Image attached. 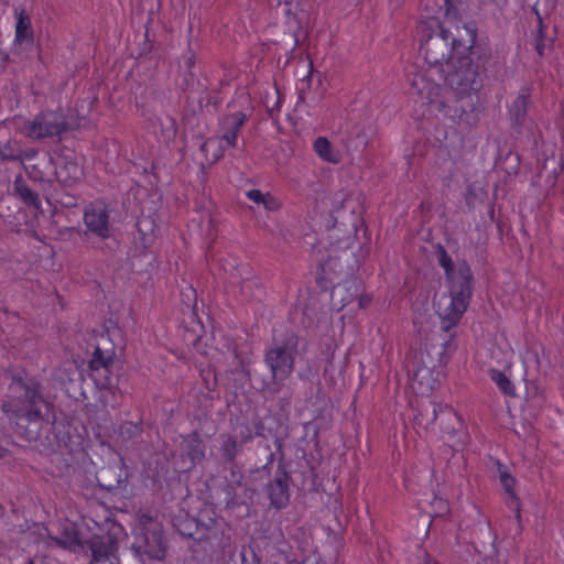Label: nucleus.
I'll return each instance as SVG.
<instances>
[{
	"label": "nucleus",
	"instance_id": "7",
	"mask_svg": "<svg viewBox=\"0 0 564 564\" xmlns=\"http://www.w3.org/2000/svg\"><path fill=\"white\" fill-rule=\"evenodd\" d=\"M295 343L289 339L284 346H276L267 352V364L276 380L289 377L293 370V348Z\"/></svg>",
	"mask_w": 564,
	"mask_h": 564
},
{
	"label": "nucleus",
	"instance_id": "10",
	"mask_svg": "<svg viewBox=\"0 0 564 564\" xmlns=\"http://www.w3.org/2000/svg\"><path fill=\"white\" fill-rule=\"evenodd\" d=\"M84 220L87 228L95 235L106 238L109 235V215L102 203H95L87 207Z\"/></svg>",
	"mask_w": 564,
	"mask_h": 564
},
{
	"label": "nucleus",
	"instance_id": "17",
	"mask_svg": "<svg viewBox=\"0 0 564 564\" xmlns=\"http://www.w3.org/2000/svg\"><path fill=\"white\" fill-rule=\"evenodd\" d=\"M499 480L509 497V506L516 512V517H520L519 501L514 490L516 479L510 475L507 468L499 466Z\"/></svg>",
	"mask_w": 564,
	"mask_h": 564
},
{
	"label": "nucleus",
	"instance_id": "13",
	"mask_svg": "<svg viewBox=\"0 0 564 564\" xmlns=\"http://www.w3.org/2000/svg\"><path fill=\"white\" fill-rule=\"evenodd\" d=\"M362 290V284L356 279L346 280L343 283L337 284L332 293L334 304L340 303V308L348 305H354L356 296Z\"/></svg>",
	"mask_w": 564,
	"mask_h": 564
},
{
	"label": "nucleus",
	"instance_id": "9",
	"mask_svg": "<svg viewBox=\"0 0 564 564\" xmlns=\"http://www.w3.org/2000/svg\"><path fill=\"white\" fill-rule=\"evenodd\" d=\"M69 547L76 550L89 549L91 551L93 558L97 562L105 561L112 556L118 549V540L113 534L107 532L101 534H94L89 540L82 542L77 536L70 542Z\"/></svg>",
	"mask_w": 564,
	"mask_h": 564
},
{
	"label": "nucleus",
	"instance_id": "31",
	"mask_svg": "<svg viewBox=\"0 0 564 564\" xmlns=\"http://www.w3.org/2000/svg\"><path fill=\"white\" fill-rule=\"evenodd\" d=\"M433 503L438 506L440 511H446L447 510V503L442 500L441 498H434Z\"/></svg>",
	"mask_w": 564,
	"mask_h": 564
},
{
	"label": "nucleus",
	"instance_id": "27",
	"mask_svg": "<svg viewBox=\"0 0 564 564\" xmlns=\"http://www.w3.org/2000/svg\"><path fill=\"white\" fill-rule=\"evenodd\" d=\"M20 196L22 199L28 203L29 205H32L34 207L40 206V200L37 195H35L31 189L28 187H19L18 188Z\"/></svg>",
	"mask_w": 564,
	"mask_h": 564
},
{
	"label": "nucleus",
	"instance_id": "15",
	"mask_svg": "<svg viewBox=\"0 0 564 564\" xmlns=\"http://www.w3.org/2000/svg\"><path fill=\"white\" fill-rule=\"evenodd\" d=\"M269 496L271 505L275 508L284 507L289 501L288 477L285 475L276 477L269 486Z\"/></svg>",
	"mask_w": 564,
	"mask_h": 564
},
{
	"label": "nucleus",
	"instance_id": "32",
	"mask_svg": "<svg viewBox=\"0 0 564 564\" xmlns=\"http://www.w3.org/2000/svg\"><path fill=\"white\" fill-rule=\"evenodd\" d=\"M404 481H405V486H406L409 489H414V488H413V479L411 478V476H410V475H406V476H405Z\"/></svg>",
	"mask_w": 564,
	"mask_h": 564
},
{
	"label": "nucleus",
	"instance_id": "20",
	"mask_svg": "<svg viewBox=\"0 0 564 564\" xmlns=\"http://www.w3.org/2000/svg\"><path fill=\"white\" fill-rule=\"evenodd\" d=\"M35 155V152L23 153L17 145L15 142H0V159L2 160H15L21 161L30 160Z\"/></svg>",
	"mask_w": 564,
	"mask_h": 564
},
{
	"label": "nucleus",
	"instance_id": "12",
	"mask_svg": "<svg viewBox=\"0 0 564 564\" xmlns=\"http://www.w3.org/2000/svg\"><path fill=\"white\" fill-rule=\"evenodd\" d=\"M111 364V357L109 354H105L100 348H96L93 358L89 362L91 377L96 384L102 389L110 386L109 377V365Z\"/></svg>",
	"mask_w": 564,
	"mask_h": 564
},
{
	"label": "nucleus",
	"instance_id": "11",
	"mask_svg": "<svg viewBox=\"0 0 564 564\" xmlns=\"http://www.w3.org/2000/svg\"><path fill=\"white\" fill-rule=\"evenodd\" d=\"M133 546L137 553L151 558L162 560L164 557L163 534L159 530L148 532L144 536H138Z\"/></svg>",
	"mask_w": 564,
	"mask_h": 564
},
{
	"label": "nucleus",
	"instance_id": "4",
	"mask_svg": "<svg viewBox=\"0 0 564 564\" xmlns=\"http://www.w3.org/2000/svg\"><path fill=\"white\" fill-rule=\"evenodd\" d=\"M79 115H70L68 118H63L58 112H43L37 116L31 123L22 128V132L32 139H40L61 134L62 132L79 127Z\"/></svg>",
	"mask_w": 564,
	"mask_h": 564
},
{
	"label": "nucleus",
	"instance_id": "25",
	"mask_svg": "<svg viewBox=\"0 0 564 564\" xmlns=\"http://www.w3.org/2000/svg\"><path fill=\"white\" fill-rule=\"evenodd\" d=\"M139 232L144 242H149L154 234V223L149 218H141L138 221Z\"/></svg>",
	"mask_w": 564,
	"mask_h": 564
},
{
	"label": "nucleus",
	"instance_id": "6",
	"mask_svg": "<svg viewBox=\"0 0 564 564\" xmlns=\"http://www.w3.org/2000/svg\"><path fill=\"white\" fill-rule=\"evenodd\" d=\"M410 387L417 395H429L437 386L438 372L425 351L415 354L409 364Z\"/></svg>",
	"mask_w": 564,
	"mask_h": 564
},
{
	"label": "nucleus",
	"instance_id": "22",
	"mask_svg": "<svg viewBox=\"0 0 564 564\" xmlns=\"http://www.w3.org/2000/svg\"><path fill=\"white\" fill-rule=\"evenodd\" d=\"M225 274H228V279L231 283H236L239 278H243L247 273V268L241 267L236 259H231L226 263L221 264Z\"/></svg>",
	"mask_w": 564,
	"mask_h": 564
},
{
	"label": "nucleus",
	"instance_id": "16",
	"mask_svg": "<svg viewBox=\"0 0 564 564\" xmlns=\"http://www.w3.org/2000/svg\"><path fill=\"white\" fill-rule=\"evenodd\" d=\"M184 451H186V455L188 456L189 463L185 464L182 467V470L191 469L196 462H199L204 456V445L202 440L197 434H193L187 436L183 441Z\"/></svg>",
	"mask_w": 564,
	"mask_h": 564
},
{
	"label": "nucleus",
	"instance_id": "29",
	"mask_svg": "<svg viewBox=\"0 0 564 564\" xmlns=\"http://www.w3.org/2000/svg\"><path fill=\"white\" fill-rule=\"evenodd\" d=\"M371 302V296L369 294L364 293V289L359 292L358 296H356L355 304L352 308L356 307L358 310L366 308Z\"/></svg>",
	"mask_w": 564,
	"mask_h": 564
},
{
	"label": "nucleus",
	"instance_id": "26",
	"mask_svg": "<svg viewBox=\"0 0 564 564\" xmlns=\"http://www.w3.org/2000/svg\"><path fill=\"white\" fill-rule=\"evenodd\" d=\"M281 202L278 197L273 196L272 194L265 192V196L262 202V207L269 212H275L281 208Z\"/></svg>",
	"mask_w": 564,
	"mask_h": 564
},
{
	"label": "nucleus",
	"instance_id": "21",
	"mask_svg": "<svg viewBox=\"0 0 564 564\" xmlns=\"http://www.w3.org/2000/svg\"><path fill=\"white\" fill-rule=\"evenodd\" d=\"M490 378L505 394L512 395L514 393V387H513L512 382L510 381L506 371H501L498 369H491Z\"/></svg>",
	"mask_w": 564,
	"mask_h": 564
},
{
	"label": "nucleus",
	"instance_id": "18",
	"mask_svg": "<svg viewBox=\"0 0 564 564\" xmlns=\"http://www.w3.org/2000/svg\"><path fill=\"white\" fill-rule=\"evenodd\" d=\"M316 154L326 162L337 163L340 160L339 152L334 149L325 137H318L313 143Z\"/></svg>",
	"mask_w": 564,
	"mask_h": 564
},
{
	"label": "nucleus",
	"instance_id": "2",
	"mask_svg": "<svg viewBox=\"0 0 564 564\" xmlns=\"http://www.w3.org/2000/svg\"><path fill=\"white\" fill-rule=\"evenodd\" d=\"M436 259L446 278L447 294L440 296L437 313L442 329L454 328L466 312L471 296V272L465 261H453L442 246H437Z\"/></svg>",
	"mask_w": 564,
	"mask_h": 564
},
{
	"label": "nucleus",
	"instance_id": "14",
	"mask_svg": "<svg viewBox=\"0 0 564 564\" xmlns=\"http://www.w3.org/2000/svg\"><path fill=\"white\" fill-rule=\"evenodd\" d=\"M33 42V32L31 28V20L22 11L17 12V25H15V37L14 46L17 48H23L31 45Z\"/></svg>",
	"mask_w": 564,
	"mask_h": 564
},
{
	"label": "nucleus",
	"instance_id": "5",
	"mask_svg": "<svg viewBox=\"0 0 564 564\" xmlns=\"http://www.w3.org/2000/svg\"><path fill=\"white\" fill-rule=\"evenodd\" d=\"M243 122L245 116L241 112L232 113L223 119L221 127L226 129L225 133L221 137L207 139L200 147L207 162L218 161L224 155L227 147L236 145L238 131Z\"/></svg>",
	"mask_w": 564,
	"mask_h": 564
},
{
	"label": "nucleus",
	"instance_id": "30",
	"mask_svg": "<svg viewBox=\"0 0 564 564\" xmlns=\"http://www.w3.org/2000/svg\"><path fill=\"white\" fill-rule=\"evenodd\" d=\"M247 197L253 202L256 205L258 206H261L262 205V202H263V198L265 196V193L264 192H261L260 189H257V188H253V189H249L247 193H246Z\"/></svg>",
	"mask_w": 564,
	"mask_h": 564
},
{
	"label": "nucleus",
	"instance_id": "28",
	"mask_svg": "<svg viewBox=\"0 0 564 564\" xmlns=\"http://www.w3.org/2000/svg\"><path fill=\"white\" fill-rule=\"evenodd\" d=\"M223 452L224 456L228 459H231L237 452V443L230 436H228L223 443Z\"/></svg>",
	"mask_w": 564,
	"mask_h": 564
},
{
	"label": "nucleus",
	"instance_id": "24",
	"mask_svg": "<svg viewBox=\"0 0 564 564\" xmlns=\"http://www.w3.org/2000/svg\"><path fill=\"white\" fill-rule=\"evenodd\" d=\"M525 397L528 400H536L538 403H542L545 400L544 389L535 381H528L525 384Z\"/></svg>",
	"mask_w": 564,
	"mask_h": 564
},
{
	"label": "nucleus",
	"instance_id": "1",
	"mask_svg": "<svg viewBox=\"0 0 564 564\" xmlns=\"http://www.w3.org/2000/svg\"><path fill=\"white\" fill-rule=\"evenodd\" d=\"M445 20L426 18L417 24L420 54L427 68L424 73L406 69L412 94L417 102L429 106L455 124L470 126L475 121L478 67L470 58L476 42L474 23L456 21L454 0H438Z\"/></svg>",
	"mask_w": 564,
	"mask_h": 564
},
{
	"label": "nucleus",
	"instance_id": "8",
	"mask_svg": "<svg viewBox=\"0 0 564 564\" xmlns=\"http://www.w3.org/2000/svg\"><path fill=\"white\" fill-rule=\"evenodd\" d=\"M54 164L57 180L65 185H73L80 181L84 171L78 162V158L70 150H65L61 154H56L51 159Z\"/></svg>",
	"mask_w": 564,
	"mask_h": 564
},
{
	"label": "nucleus",
	"instance_id": "3",
	"mask_svg": "<svg viewBox=\"0 0 564 564\" xmlns=\"http://www.w3.org/2000/svg\"><path fill=\"white\" fill-rule=\"evenodd\" d=\"M10 400L3 404V412L10 421L24 427V424L36 423L41 416L44 402L34 382H23L14 379L10 384Z\"/></svg>",
	"mask_w": 564,
	"mask_h": 564
},
{
	"label": "nucleus",
	"instance_id": "19",
	"mask_svg": "<svg viewBox=\"0 0 564 564\" xmlns=\"http://www.w3.org/2000/svg\"><path fill=\"white\" fill-rule=\"evenodd\" d=\"M491 359L505 369H510L512 366L513 350L507 341H502L497 348L491 349Z\"/></svg>",
	"mask_w": 564,
	"mask_h": 564
},
{
	"label": "nucleus",
	"instance_id": "23",
	"mask_svg": "<svg viewBox=\"0 0 564 564\" xmlns=\"http://www.w3.org/2000/svg\"><path fill=\"white\" fill-rule=\"evenodd\" d=\"M528 98L529 95L527 93H522L513 100L510 107V112L514 116L517 120L524 115L528 106Z\"/></svg>",
	"mask_w": 564,
	"mask_h": 564
},
{
	"label": "nucleus",
	"instance_id": "33",
	"mask_svg": "<svg viewBox=\"0 0 564 564\" xmlns=\"http://www.w3.org/2000/svg\"><path fill=\"white\" fill-rule=\"evenodd\" d=\"M425 479H431L432 478V471L431 470H425L424 471V476H423Z\"/></svg>",
	"mask_w": 564,
	"mask_h": 564
}]
</instances>
